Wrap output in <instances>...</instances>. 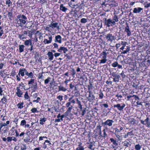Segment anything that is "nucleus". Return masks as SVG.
Here are the masks:
<instances>
[{
	"instance_id": "obj_1",
	"label": "nucleus",
	"mask_w": 150,
	"mask_h": 150,
	"mask_svg": "<svg viewBox=\"0 0 150 150\" xmlns=\"http://www.w3.org/2000/svg\"><path fill=\"white\" fill-rule=\"evenodd\" d=\"M118 19H105V24L108 27L115 25V22L118 21Z\"/></svg>"
},
{
	"instance_id": "obj_2",
	"label": "nucleus",
	"mask_w": 150,
	"mask_h": 150,
	"mask_svg": "<svg viewBox=\"0 0 150 150\" xmlns=\"http://www.w3.org/2000/svg\"><path fill=\"white\" fill-rule=\"evenodd\" d=\"M125 106V104L124 103H122L121 104H117L116 105H113L114 108H117L119 110L121 111H122L123 110V109Z\"/></svg>"
},
{
	"instance_id": "obj_3",
	"label": "nucleus",
	"mask_w": 150,
	"mask_h": 150,
	"mask_svg": "<svg viewBox=\"0 0 150 150\" xmlns=\"http://www.w3.org/2000/svg\"><path fill=\"white\" fill-rule=\"evenodd\" d=\"M91 24V23H90ZM91 24H94L96 26L101 28L102 27V21L100 19H96L93 23H92Z\"/></svg>"
},
{
	"instance_id": "obj_4",
	"label": "nucleus",
	"mask_w": 150,
	"mask_h": 150,
	"mask_svg": "<svg viewBox=\"0 0 150 150\" xmlns=\"http://www.w3.org/2000/svg\"><path fill=\"white\" fill-rule=\"evenodd\" d=\"M149 118L148 117H147L146 119L144 120H140L141 123L143 125H146V126L148 127H149L150 125V122L149 121Z\"/></svg>"
},
{
	"instance_id": "obj_5",
	"label": "nucleus",
	"mask_w": 150,
	"mask_h": 150,
	"mask_svg": "<svg viewBox=\"0 0 150 150\" xmlns=\"http://www.w3.org/2000/svg\"><path fill=\"white\" fill-rule=\"evenodd\" d=\"M105 37L108 41L112 42L115 40V37L112 34L109 33L105 35Z\"/></svg>"
},
{
	"instance_id": "obj_6",
	"label": "nucleus",
	"mask_w": 150,
	"mask_h": 150,
	"mask_svg": "<svg viewBox=\"0 0 150 150\" xmlns=\"http://www.w3.org/2000/svg\"><path fill=\"white\" fill-rule=\"evenodd\" d=\"M143 12V8L138 7L135 8H134L133 10V12L135 13H142Z\"/></svg>"
},
{
	"instance_id": "obj_7",
	"label": "nucleus",
	"mask_w": 150,
	"mask_h": 150,
	"mask_svg": "<svg viewBox=\"0 0 150 150\" xmlns=\"http://www.w3.org/2000/svg\"><path fill=\"white\" fill-rule=\"evenodd\" d=\"M114 121L112 120H107L103 123L104 125H108L109 127L111 126L112 124L114 123Z\"/></svg>"
},
{
	"instance_id": "obj_8",
	"label": "nucleus",
	"mask_w": 150,
	"mask_h": 150,
	"mask_svg": "<svg viewBox=\"0 0 150 150\" xmlns=\"http://www.w3.org/2000/svg\"><path fill=\"white\" fill-rule=\"evenodd\" d=\"M89 94L88 97L87 98L88 99V100L90 101H91L95 99V96L93 94V92L91 91H89Z\"/></svg>"
},
{
	"instance_id": "obj_9",
	"label": "nucleus",
	"mask_w": 150,
	"mask_h": 150,
	"mask_svg": "<svg viewBox=\"0 0 150 150\" xmlns=\"http://www.w3.org/2000/svg\"><path fill=\"white\" fill-rule=\"evenodd\" d=\"M113 77H114L113 78V81L114 82H118L119 81V79L120 78V76L118 73L114 75V76Z\"/></svg>"
},
{
	"instance_id": "obj_10",
	"label": "nucleus",
	"mask_w": 150,
	"mask_h": 150,
	"mask_svg": "<svg viewBox=\"0 0 150 150\" xmlns=\"http://www.w3.org/2000/svg\"><path fill=\"white\" fill-rule=\"evenodd\" d=\"M29 88H31L32 89V91L33 92L35 91L38 88L37 83L36 82L33 84L32 85L29 87Z\"/></svg>"
},
{
	"instance_id": "obj_11",
	"label": "nucleus",
	"mask_w": 150,
	"mask_h": 150,
	"mask_svg": "<svg viewBox=\"0 0 150 150\" xmlns=\"http://www.w3.org/2000/svg\"><path fill=\"white\" fill-rule=\"evenodd\" d=\"M113 129L112 130H110V132H111L113 134H118L119 132H120V130L117 128H115L113 129L112 128V127L111 128V129Z\"/></svg>"
},
{
	"instance_id": "obj_12",
	"label": "nucleus",
	"mask_w": 150,
	"mask_h": 150,
	"mask_svg": "<svg viewBox=\"0 0 150 150\" xmlns=\"http://www.w3.org/2000/svg\"><path fill=\"white\" fill-rule=\"evenodd\" d=\"M62 51H63L64 53H66L68 51V50L66 47H61L60 48L58 49V52H61Z\"/></svg>"
},
{
	"instance_id": "obj_13",
	"label": "nucleus",
	"mask_w": 150,
	"mask_h": 150,
	"mask_svg": "<svg viewBox=\"0 0 150 150\" xmlns=\"http://www.w3.org/2000/svg\"><path fill=\"white\" fill-rule=\"evenodd\" d=\"M55 42L61 43L62 42V37L60 35H58L56 36L55 37Z\"/></svg>"
},
{
	"instance_id": "obj_14",
	"label": "nucleus",
	"mask_w": 150,
	"mask_h": 150,
	"mask_svg": "<svg viewBox=\"0 0 150 150\" xmlns=\"http://www.w3.org/2000/svg\"><path fill=\"white\" fill-rule=\"evenodd\" d=\"M16 94L17 96L19 97H21V96L22 95L23 93L20 90L19 87H17L16 88Z\"/></svg>"
},
{
	"instance_id": "obj_15",
	"label": "nucleus",
	"mask_w": 150,
	"mask_h": 150,
	"mask_svg": "<svg viewBox=\"0 0 150 150\" xmlns=\"http://www.w3.org/2000/svg\"><path fill=\"white\" fill-rule=\"evenodd\" d=\"M125 31L127 33V35L128 36H130L131 35V32L129 30V27L127 25L125 29Z\"/></svg>"
},
{
	"instance_id": "obj_16",
	"label": "nucleus",
	"mask_w": 150,
	"mask_h": 150,
	"mask_svg": "<svg viewBox=\"0 0 150 150\" xmlns=\"http://www.w3.org/2000/svg\"><path fill=\"white\" fill-rule=\"evenodd\" d=\"M47 55L48 56L49 60H52L53 59L54 55L52 52H48Z\"/></svg>"
},
{
	"instance_id": "obj_17",
	"label": "nucleus",
	"mask_w": 150,
	"mask_h": 150,
	"mask_svg": "<svg viewBox=\"0 0 150 150\" xmlns=\"http://www.w3.org/2000/svg\"><path fill=\"white\" fill-rule=\"evenodd\" d=\"M60 9L61 10L64 12H66L68 9L65 6H64L63 4H61L60 6Z\"/></svg>"
},
{
	"instance_id": "obj_18",
	"label": "nucleus",
	"mask_w": 150,
	"mask_h": 150,
	"mask_svg": "<svg viewBox=\"0 0 150 150\" xmlns=\"http://www.w3.org/2000/svg\"><path fill=\"white\" fill-rule=\"evenodd\" d=\"M58 23H53L52 22L51 24L49 25L50 27H51L52 28L57 27L58 25Z\"/></svg>"
},
{
	"instance_id": "obj_19",
	"label": "nucleus",
	"mask_w": 150,
	"mask_h": 150,
	"mask_svg": "<svg viewBox=\"0 0 150 150\" xmlns=\"http://www.w3.org/2000/svg\"><path fill=\"white\" fill-rule=\"evenodd\" d=\"M32 44V40L30 39L27 40L24 42V44L26 45H31Z\"/></svg>"
},
{
	"instance_id": "obj_20",
	"label": "nucleus",
	"mask_w": 150,
	"mask_h": 150,
	"mask_svg": "<svg viewBox=\"0 0 150 150\" xmlns=\"http://www.w3.org/2000/svg\"><path fill=\"white\" fill-rule=\"evenodd\" d=\"M103 51V52L100 54V55L102 56V59H106L107 53Z\"/></svg>"
},
{
	"instance_id": "obj_21",
	"label": "nucleus",
	"mask_w": 150,
	"mask_h": 150,
	"mask_svg": "<svg viewBox=\"0 0 150 150\" xmlns=\"http://www.w3.org/2000/svg\"><path fill=\"white\" fill-rule=\"evenodd\" d=\"M19 47L20 52H22L24 51L25 46L23 45H19Z\"/></svg>"
},
{
	"instance_id": "obj_22",
	"label": "nucleus",
	"mask_w": 150,
	"mask_h": 150,
	"mask_svg": "<svg viewBox=\"0 0 150 150\" xmlns=\"http://www.w3.org/2000/svg\"><path fill=\"white\" fill-rule=\"evenodd\" d=\"M132 20H134V19ZM142 20V19H138V20H139V21H134V20H133V21H132V22H133V23H135V24H139L140 25H141L142 24V22L143 21H144V19L143 20Z\"/></svg>"
},
{
	"instance_id": "obj_23",
	"label": "nucleus",
	"mask_w": 150,
	"mask_h": 150,
	"mask_svg": "<svg viewBox=\"0 0 150 150\" xmlns=\"http://www.w3.org/2000/svg\"><path fill=\"white\" fill-rule=\"evenodd\" d=\"M110 140L111 141V142L112 143V144L115 145V146H117L118 145V144L117 143L116 140L114 139L111 138L110 139Z\"/></svg>"
},
{
	"instance_id": "obj_24",
	"label": "nucleus",
	"mask_w": 150,
	"mask_h": 150,
	"mask_svg": "<svg viewBox=\"0 0 150 150\" xmlns=\"http://www.w3.org/2000/svg\"><path fill=\"white\" fill-rule=\"evenodd\" d=\"M20 74H21V75L22 76H23L24 75V72L23 70V69H19V73H18V75L20 76Z\"/></svg>"
},
{
	"instance_id": "obj_25",
	"label": "nucleus",
	"mask_w": 150,
	"mask_h": 150,
	"mask_svg": "<svg viewBox=\"0 0 150 150\" xmlns=\"http://www.w3.org/2000/svg\"><path fill=\"white\" fill-rule=\"evenodd\" d=\"M23 102H22L21 103H18L17 105V106L18 107V108L21 109L23 107Z\"/></svg>"
},
{
	"instance_id": "obj_26",
	"label": "nucleus",
	"mask_w": 150,
	"mask_h": 150,
	"mask_svg": "<svg viewBox=\"0 0 150 150\" xmlns=\"http://www.w3.org/2000/svg\"><path fill=\"white\" fill-rule=\"evenodd\" d=\"M59 91H65L67 90V89L63 86H59Z\"/></svg>"
},
{
	"instance_id": "obj_27",
	"label": "nucleus",
	"mask_w": 150,
	"mask_h": 150,
	"mask_svg": "<svg viewBox=\"0 0 150 150\" xmlns=\"http://www.w3.org/2000/svg\"><path fill=\"white\" fill-rule=\"evenodd\" d=\"M46 118L44 117L43 118H41L40 120V125H43L44 124L43 122H45L46 120Z\"/></svg>"
},
{
	"instance_id": "obj_28",
	"label": "nucleus",
	"mask_w": 150,
	"mask_h": 150,
	"mask_svg": "<svg viewBox=\"0 0 150 150\" xmlns=\"http://www.w3.org/2000/svg\"><path fill=\"white\" fill-rule=\"evenodd\" d=\"M29 32L28 34L29 36L30 37V36H32V35H33L35 33V30H33L30 31H28Z\"/></svg>"
},
{
	"instance_id": "obj_29",
	"label": "nucleus",
	"mask_w": 150,
	"mask_h": 150,
	"mask_svg": "<svg viewBox=\"0 0 150 150\" xmlns=\"http://www.w3.org/2000/svg\"><path fill=\"white\" fill-rule=\"evenodd\" d=\"M12 3L11 1V0H6V5H8V6L9 7L10 5H11Z\"/></svg>"
},
{
	"instance_id": "obj_30",
	"label": "nucleus",
	"mask_w": 150,
	"mask_h": 150,
	"mask_svg": "<svg viewBox=\"0 0 150 150\" xmlns=\"http://www.w3.org/2000/svg\"><path fill=\"white\" fill-rule=\"evenodd\" d=\"M18 18H21V19H27V18L23 15L19 14L17 16Z\"/></svg>"
},
{
	"instance_id": "obj_31",
	"label": "nucleus",
	"mask_w": 150,
	"mask_h": 150,
	"mask_svg": "<svg viewBox=\"0 0 150 150\" xmlns=\"http://www.w3.org/2000/svg\"><path fill=\"white\" fill-rule=\"evenodd\" d=\"M59 105H58L54 107V110L56 112H59Z\"/></svg>"
},
{
	"instance_id": "obj_32",
	"label": "nucleus",
	"mask_w": 150,
	"mask_h": 150,
	"mask_svg": "<svg viewBox=\"0 0 150 150\" xmlns=\"http://www.w3.org/2000/svg\"><path fill=\"white\" fill-rule=\"evenodd\" d=\"M28 77H30L31 78H33L34 74L32 72H30V73H28V75H27Z\"/></svg>"
},
{
	"instance_id": "obj_33",
	"label": "nucleus",
	"mask_w": 150,
	"mask_h": 150,
	"mask_svg": "<svg viewBox=\"0 0 150 150\" xmlns=\"http://www.w3.org/2000/svg\"><path fill=\"white\" fill-rule=\"evenodd\" d=\"M26 121L25 120H23L21 121V126H24L26 125Z\"/></svg>"
},
{
	"instance_id": "obj_34",
	"label": "nucleus",
	"mask_w": 150,
	"mask_h": 150,
	"mask_svg": "<svg viewBox=\"0 0 150 150\" xmlns=\"http://www.w3.org/2000/svg\"><path fill=\"white\" fill-rule=\"evenodd\" d=\"M124 145L125 146H126L127 147L129 146L130 145V144H129V142H128L127 141H125L124 142Z\"/></svg>"
},
{
	"instance_id": "obj_35",
	"label": "nucleus",
	"mask_w": 150,
	"mask_h": 150,
	"mask_svg": "<svg viewBox=\"0 0 150 150\" xmlns=\"http://www.w3.org/2000/svg\"><path fill=\"white\" fill-rule=\"evenodd\" d=\"M107 61V59H103L101 60H100V64H104Z\"/></svg>"
},
{
	"instance_id": "obj_36",
	"label": "nucleus",
	"mask_w": 150,
	"mask_h": 150,
	"mask_svg": "<svg viewBox=\"0 0 150 150\" xmlns=\"http://www.w3.org/2000/svg\"><path fill=\"white\" fill-rule=\"evenodd\" d=\"M135 149L137 150H140L141 148V146L139 144L136 145L135 146Z\"/></svg>"
},
{
	"instance_id": "obj_37",
	"label": "nucleus",
	"mask_w": 150,
	"mask_h": 150,
	"mask_svg": "<svg viewBox=\"0 0 150 150\" xmlns=\"http://www.w3.org/2000/svg\"><path fill=\"white\" fill-rule=\"evenodd\" d=\"M118 62H115L112 64V66L114 67H117L118 65Z\"/></svg>"
},
{
	"instance_id": "obj_38",
	"label": "nucleus",
	"mask_w": 150,
	"mask_h": 150,
	"mask_svg": "<svg viewBox=\"0 0 150 150\" xmlns=\"http://www.w3.org/2000/svg\"><path fill=\"white\" fill-rule=\"evenodd\" d=\"M8 16L9 18L10 19L11 18H13V14L11 12H8Z\"/></svg>"
},
{
	"instance_id": "obj_39",
	"label": "nucleus",
	"mask_w": 150,
	"mask_h": 150,
	"mask_svg": "<svg viewBox=\"0 0 150 150\" xmlns=\"http://www.w3.org/2000/svg\"><path fill=\"white\" fill-rule=\"evenodd\" d=\"M24 98L25 99H28L29 98V97L28 95V91H26L25 93V94L24 95Z\"/></svg>"
},
{
	"instance_id": "obj_40",
	"label": "nucleus",
	"mask_w": 150,
	"mask_h": 150,
	"mask_svg": "<svg viewBox=\"0 0 150 150\" xmlns=\"http://www.w3.org/2000/svg\"><path fill=\"white\" fill-rule=\"evenodd\" d=\"M134 135V134L133 133V131H132L129 132L127 133V134L126 135V136H128V135L132 136Z\"/></svg>"
},
{
	"instance_id": "obj_41",
	"label": "nucleus",
	"mask_w": 150,
	"mask_h": 150,
	"mask_svg": "<svg viewBox=\"0 0 150 150\" xmlns=\"http://www.w3.org/2000/svg\"><path fill=\"white\" fill-rule=\"evenodd\" d=\"M79 146L76 149V150H84V148L83 146L79 145Z\"/></svg>"
},
{
	"instance_id": "obj_42",
	"label": "nucleus",
	"mask_w": 150,
	"mask_h": 150,
	"mask_svg": "<svg viewBox=\"0 0 150 150\" xmlns=\"http://www.w3.org/2000/svg\"><path fill=\"white\" fill-rule=\"evenodd\" d=\"M99 98L100 99H102L103 98V94L102 92H99Z\"/></svg>"
},
{
	"instance_id": "obj_43",
	"label": "nucleus",
	"mask_w": 150,
	"mask_h": 150,
	"mask_svg": "<svg viewBox=\"0 0 150 150\" xmlns=\"http://www.w3.org/2000/svg\"><path fill=\"white\" fill-rule=\"evenodd\" d=\"M69 5L70 7L72 8H74L76 6V5H74L71 2L69 3Z\"/></svg>"
},
{
	"instance_id": "obj_44",
	"label": "nucleus",
	"mask_w": 150,
	"mask_h": 150,
	"mask_svg": "<svg viewBox=\"0 0 150 150\" xmlns=\"http://www.w3.org/2000/svg\"><path fill=\"white\" fill-rule=\"evenodd\" d=\"M34 80H35V79H31L30 80V81H28V84L29 85V84H32L33 83H34Z\"/></svg>"
},
{
	"instance_id": "obj_45",
	"label": "nucleus",
	"mask_w": 150,
	"mask_h": 150,
	"mask_svg": "<svg viewBox=\"0 0 150 150\" xmlns=\"http://www.w3.org/2000/svg\"><path fill=\"white\" fill-rule=\"evenodd\" d=\"M19 20L21 23H23V25L25 24L26 23L25 19H19Z\"/></svg>"
},
{
	"instance_id": "obj_46",
	"label": "nucleus",
	"mask_w": 150,
	"mask_h": 150,
	"mask_svg": "<svg viewBox=\"0 0 150 150\" xmlns=\"http://www.w3.org/2000/svg\"><path fill=\"white\" fill-rule=\"evenodd\" d=\"M31 111L32 112L34 113H35L36 112H38V111L37 110V109L35 108H32L31 109Z\"/></svg>"
},
{
	"instance_id": "obj_47",
	"label": "nucleus",
	"mask_w": 150,
	"mask_h": 150,
	"mask_svg": "<svg viewBox=\"0 0 150 150\" xmlns=\"http://www.w3.org/2000/svg\"><path fill=\"white\" fill-rule=\"evenodd\" d=\"M69 87L70 89H72L74 87V83H71L69 84Z\"/></svg>"
},
{
	"instance_id": "obj_48",
	"label": "nucleus",
	"mask_w": 150,
	"mask_h": 150,
	"mask_svg": "<svg viewBox=\"0 0 150 150\" xmlns=\"http://www.w3.org/2000/svg\"><path fill=\"white\" fill-rule=\"evenodd\" d=\"M18 35V37L21 40H23L25 38L24 37H23V34H22V35L21 34H19Z\"/></svg>"
},
{
	"instance_id": "obj_49",
	"label": "nucleus",
	"mask_w": 150,
	"mask_h": 150,
	"mask_svg": "<svg viewBox=\"0 0 150 150\" xmlns=\"http://www.w3.org/2000/svg\"><path fill=\"white\" fill-rule=\"evenodd\" d=\"M47 36H49V40H49V42H50V43H51V42L52 41V37L51 35H50V34H47Z\"/></svg>"
},
{
	"instance_id": "obj_50",
	"label": "nucleus",
	"mask_w": 150,
	"mask_h": 150,
	"mask_svg": "<svg viewBox=\"0 0 150 150\" xmlns=\"http://www.w3.org/2000/svg\"><path fill=\"white\" fill-rule=\"evenodd\" d=\"M63 96L59 95L57 97V98L60 100V101H61L63 100Z\"/></svg>"
},
{
	"instance_id": "obj_51",
	"label": "nucleus",
	"mask_w": 150,
	"mask_h": 150,
	"mask_svg": "<svg viewBox=\"0 0 150 150\" xmlns=\"http://www.w3.org/2000/svg\"><path fill=\"white\" fill-rule=\"evenodd\" d=\"M93 146V143L91 142V143L88 146V148L91 149V150H94V149H92V147Z\"/></svg>"
},
{
	"instance_id": "obj_52",
	"label": "nucleus",
	"mask_w": 150,
	"mask_h": 150,
	"mask_svg": "<svg viewBox=\"0 0 150 150\" xmlns=\"http://www.w3.org/2000/svg\"><path fill=\"white\" fill-rule=\"evenodd\" d=\"M1 101H4L5 102H7V100L6 97L4 96L1 99Z\"/></svg>"
},
{
	"instance_id": "obj_53",
	"label": "nucleus",
	"mask_w": 150,
	"mask_h": 150,
	"mask_svg": "<svg viewBox=\"0 0 150 150\" xmlns=\"http://www.w3.org/2000/svg\"><path fill=\"white\" fill-rule=\"evenodd\" d=\"M73 108V107L72 105H71L70 107H69L67 110V111L70 112H71V110Z\"/></svg>"
},
{
	"instance_id": "obj_54",
	"label": "nucleus",
	"mask_w": 150,
	"mask_h": 150,
	"mask_svg": "<svg viewBox=\"0 0 150 150\" xmlns=\"http://www.w3.org/2000/svg\"><path fill=\"white\" fill-rule=\"evenodd\" d=\"M76 72L74 69H72V75L73 76H74L75 74H76Z\"/></svg>"
},
{
	"instance_id": "obj_55",
	"label": "nucleus",
	"mask_w": 150,
	"mask_h": 150,
	"mask_svg": "<svg viewBox=\"0 0 150 150\" xmlns=\"http://www.w3.org/2000/svg\"><path fill=\"white\" fill-rule=\"evenodd\" d=\"M50 77L48 78L47 79H46L45 80V84L48 83L49 81V79H50Z\"/></svg>"
},
{
	"instance_id": "obj_56",
	"label": "nucleus",
	"mask_w": 150,
	"mask_h": 150,
	"mask_svg": "<svg viewBox=\"0 0 150 150\" xmlns=\"http://www.w3.org/2000/svg\"><path fill=\"white\" fill-rule=\"evenodd\" d=\"M120 75L123 78H125L126 76L124 72L123 71H122V73L120 74Z\"/></svg>"
},
{
	"instance_id": "obj_57",
	"label": "nucleus",
	"mask_w": 150,
	"mask_h": 150,
	"mask_svg": "<svg viewBox=\"0 0 150 150\" xmlns=\"http://www.w3.org/2000/svg\"><path fill=\"white\" fill-rule=\"evenodd\" d=\"M12 139V137H8L7 138V141L8 142H11Z\"/></svg>"
},
{
	"instance_id": "obj_58",
	"label": "nucleus",
	"mask_w": 150,
	"mask_h": 150,
	"mask_svg": "<svg viewBox=\"0 0 150 150\" xmlns=\"http://www.w3.org/2000/svg\"><path fill=\"white\" fill-rule=\"evenodd\" d=\"M118 134H115V136L119 140H121L122 139V137H121V136H120Z\"/></svg>"
},
{
	"instance_id": "obj_59",
	"label": "nucleus",
	"mask_w": 150,
	"mask_h": 150,
	"mask_svg": "<svg viewBox=\"0 0 150 150\" xmlns=\"http://www.w3.org/2000/svg\"><path fill=\"white\" fill-rule=\"evenodd\" d=\"M35 36H39L41 34V33L39 31H37L36 32V33H35Z\"/></svg>"
},
{
	"instance_id": "obj_60",
	"label": "nucleus",
	"mask_w": 150,
	"mask_h": 150,
	"mask_svg": "<svg viewBox=\"0 0 150 150\" xmlns=\"http://www.w3.org/2000/svg\"><path fill=\"white\" fill-rule=\"evenodd\" d=\"M103 136L104 137H105L107 136V134L105 132V129H104L103 130Z\"/></svg>"
},
{
	"instance_id": "obj_61",
	"label": "nucleus",
	"mask_w": 150,
	"mask_h": 150,
	"mask_svg": "<svg viewBox=\"0 0 150 150\" xmlns=\"http://www.w3.org/2000/svg\"><path fill=\"white\" fill-rule=\"evenodd\" d=\"M86 109L84 108V109H83L82 110H81L82 111V113L81 115L82 116H83L85 114V113L86 112Z\"/></svg>"
},
{
	"instance_id": "obj_62",
	"label": "nucleus",
	"mask_w": 150,
	"mask_h": 150,
	"mask_svg": "<svg viewBox=\"0 0 150 150\" xmlns=\"http://www.w3.org/2000/svg\"><path fill=\"white\" fill-rule=\"evenodd\" d=\"M40 100V98L39 97H38L37 98V100H33V101L34 102H36L37 103H38L39 102V101Z\"/></svg>"
},
{
	"instance_id": "obj_63",
	"label": "nucleus",
	"mask_w": 150,
	"mask_h": 150,
	"mask_svg": "<svg viewBox=\"0 0 150 150\" xmlns=\"http://www.w3.org/2000/svg\"><path fill=\"white\" fill-rule=\"evenodd\" d=\"M43 42L45 44H49L50 43L49 40H47V39H45L44 40Z\"/></svg>"
},
{
	"instance_id": "obj_64",
	"label": "nucleus",
	"mask_w": 150,
	"mask_h": 150,
	"mask_svg": "<svg viewBox=\"0 0 150 150\" xmlns=\"http://www.w3.org/2000/svg\"><path fill=\"white\" fill-rule=\"evenodd\" d=\"M66 107L68 108L70 107L71 106V103L70 102H69L67 103L66 104Z\"/></svg>"
}]
</instances>
